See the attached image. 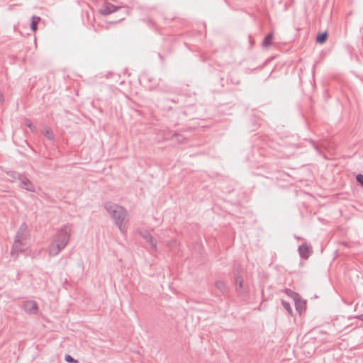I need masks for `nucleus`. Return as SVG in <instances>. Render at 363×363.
I'll use <instances>...</instances> for the list:
<instances>
[{"mask_svg":"<svg viewBox=\"0 0 363 363\" xmlns=\"http://www.w3.org/2000/svg\"><path fill=\"white\" fill-rule=\"evenodd\" d=\"M104 208L111 218L114 220L115 224L117 225L120 231L122 233H124L125 232V228L123 225V223L127 216L126 210L123 207L111 202L106 203L104 204Z\"/></svg>","mask_w":363,"mask_h":363,"instance_id":"f257e3e1","label":"nucleus"},{"mask_svg":"<svg viewBox=\"0 0 363 363\" xmlns=\"http://www.w3.org/2000/svg\"><path fill=\"white\" fill-rule=\"evenodd\" d=\"M28 238L27 225L23 223L18 228L16 235L15 240L13 245V252H23L26 250V244L25 241Z\"/></svg>","mask_w":363,"mask_h":363,"instance_id":"f03ea898","label":"nucleus"},{"mask_svg":"<svg viewBox=\"0 0 363 363\" xmlns=\"http://www.w3.org/2000/svg\"><path fill=\"white\" fill-rule=\"evenodd\" d=\"M71 233V228L69 225H65L62 227L56 233L52 240L57 242L62 243L67 245Z\"/></svg>","mask_w":363,"mask_h":363,"instance_id":"7ed1b4c3","label":"nucleus"},{"mask_svg":"<svg viewBox=\"0 0 363 363\" xmlns=\"http://www.w3.org/2000/svg\"><path fill=\"white\" fill-rule=\"evenodd\" d=\"M17 175V179L20 182V186L30 192H35V186L33 184L30 180L25 175L19 173H15Z\"/></svg>","mask_w":363,"mask_h":363,"instance_id":"20e7f679","label":"nucleus"},{"mask_svg":"<svg viewBox=\"0 0 363 363\" xmlns=\"http://www.w3.org/2000/svg\"><path fill=\"white\" fill-rule=\"evenodd\" d=\"M234 279L235 284V291L239 295H244L245 291L243 287L244 280L242 278L240 272L238 269H236V272H234Z\"/></svg>","mask_w":363,"mask_h":363,"instance_id":"39448f33","label":"nucleus"},{"mask_svg":"<svg viewBox=\"0 0 363 363\" xmlns=\"http://www.w3.org/2000/svg\"><path fill=\"white\" fill-rule=\"evenodd\" d=\"M67 245L59 243L52 240L51 244L49 246V255L51 257H55L60 254V252L66 247Z\"/></svg>","mask_w":363,"mask_h":363,"instance_id":"423d86ee","label":"nucleus"},{"mask_svg":"<svg viewBox=\"0 0 363 363\" xmlns=\"http://www.w3.org/2000/svg\"><path fill=\"white\" fill-rule=\"evenodd\" d=\"M300 257L302 259H308L313 253V248L311 246L307 244H302L298 246V249Z\"/></svg>","mask_w":363,"mask_h":363,"instance_id":"0eeeda50","label":"nucleus"},{"mask_svg":"<svg viewBox=\"0 0 363 363\" xmlns=\"http://www.w3.org/2000/svg\"><path fill=\"white\" fill-rule=\"evenodd\" d=\"M23 308L28 313L36 314L38 311V304L35 301L28 300L23 302Z\"/></svg>","mask_w":363,"mask_h":363,"instance_id":"6e6552de","label":"nucleus"},{"mask_svg":"<svg viewBox=\"0 0 363 363\" xmlns=\"http://www.w3.org/2000/svg\"><path fill=\"white\" fill-rule=\"evenodd\" d=\"M140 235L150 245L155 251H157V241L148 231L145 230L140 233Z\"/></svg>","mask_w":363,"mask_h":363,"instance_id":"1a4fd4ad","label":"nucleus"},{"mask_svg":"<svg viewBox=\"0 0 363 363\" xmlns=\"http://www.w3.org/2000/svg\"><path fill=\"white\" fill-rule=\"evenodd\" d=\"M216 288L220 294L225 296L229 293V288L227 284L222 280H216L214 283Z\"/></svg>","mask_w":363,"mask_h":363,"instance_id":"9d476101","label":"nucleus"},{"mask_svg":"<svg viewBox=\"0 0 363 363\" xmlns=\"http://www.w3.org/2000/svg\"><path fill=\"white\" fill-rule=\"evenodd\" d=\"M118 7L111 4V3H106L105 4V6L104 8L103 9V10H101V13L103 15H108V14H111V13H113L116 11H118Z\"/></svg>","mask_w":363,"mask_h":363,"instance_id":"9b49d317","label":"nucleus"},{"mask_svg":"<svg viewBox=\"0 0 363 363\" xmlns=\"http://www.w3.org/2000/svg\"><path fill=\"white\" fill-rule=\"evenodd\" d=\"M273 38H274V34H273V32H271L269 33H268L264 38L263 40V42H262V46L264 48H267L269 47V45H271L272 43V40H273Z\"/></svg>","mask_w":363,"mask_h":363,"instance_id":"f8f14e48","label":"nucleus"},{"mask_svg":"<svg viewBox=\"0 0 363 363\" xmlns=\"http://www.w3.org/2000/svg\"><path fill=\"white\" fill-rule=\"evenodd\" d=\"M40 17L33 16L31 17V21H30V30L33 32L36 31L38 29V23L40 21Z\"/></svg>","mask_w":363,"mask_h":363,"instance_id":"ddd939ff","label":"nucleus"},{"mask_svg":"<svg viewBox=\"0 0 363 363\" xmlns=\"http://www.w3.org/2000/svg\"><path fill=\"white\" fill-rule=\"evenodd\" d=\"M294 301H295L296 309L300 313H301L302 311L306 310V302L305 301H301L300 300V298H296V300H294Z\"/></svg>","mask_w":363,"mask_h":363,"instance_id":"4468645a","label":"nucleus"},{"mask_svg":"<svg viewBox=\"0 0 363 363\" xmlns=\"http://www.w3.org/2000/svg\"><path fill=\"white\" fill-rule=\"evenodd\" d=\"M328 37L327 32H323L318 34L316 37V42L320 44L325 43Z\"/></svg>","mask_w":363,"mask_h":363,"instance_id":"2eb2a0df","label":"nucleus"},{"mask_svg":"<svg viewBox=\"0 0 363 363\" xmlns=\"http://www.w3.org/2000/svg\"><path fill=\"white\" fill-rule=\"evenodd\" d=\"M44 136L49 140H54L55 139V135L52 130L49 128H46L43 131Z\"/></svg>","mask_w":363,"mask_h":363,"instance_id":"dca6fc26","label":"nucleus"},{"mask_svg":"<svg viewBox=\"0 0 363 363\" xmlns=\"http://www.w3.org/2000/svg\"><path fill=\"white\" fill-rule=\"evenodd\" d=\"M281 305L283 306L284 309L289 313V314L292 315L293 311L289 302L283 300L281 301Z\"/></svg>","mask_w":363,"mask_h":363,"instance_id":"f3484780","label":"nucleus"},{"mask_svg":"<svg viewBox=\"0 0 363 363\" xmlns=\"http://www.w3.org/2000/svg\"><path fill=\"white\" fill-rule=\"evenodd\" d=\"M286 294L289 295V296H291L294 300H296V298H300V296L299 295L296 293V292H294L293 291H291V289H287L286 290Z\"/></svg>","mask_w":363,"mask_h":363,"instance_id":"a211bd4d","label":"nucleus"},{"mask_svg":"<svg viewBox=\"0 0 363 363\" xmlns=\"http://www.w3.org/2000/svg\"><path fill=\"white\" fill-rule=\"evenodd\" d=\"M65 360L67 362H69V363H76L77 362V360L75 359L74 357H72L71 355L69 354H66L65 357Z\"/></svg>","mask_w":363,"mask_h":363,"instance_id":"6ab92c4d","label":"nucleus"},{"mask_svg":"<svg viewBox=\"0 0 363 363\" xmlns=\"http://www.w3.org/2000/svg\"><path fill=\"white\" fill-rule=\"evenodd\" d=\"M172 138H175L179 142H182V141H183L184 140V138L182 135H180L179 133L173 134Z\"/></svg>","mask_w":363,"mask_h":363,"instance_id":"aec40b11","label":"nucleus"},{"mask_svg":"<svg viewBox=\"0 0 363 363\" xmlns=\"http://www.w3.org/2000/svg\"><path fill=\"white\" fill-rule=\"evenodd\" d=\"M356 180L362 186H363V174H358L356 176Z\"/></svg>","mask_w":363,"mask_h":363,"instance_id":"412c9836","label":"nucleus"},{"mask_svg":"<svg viewBox=\"0 0 363 363\" xmlns=\"http://www.w3.org/2000/svg\"><path fill=\"white\" fill-rule=\"evenodd\" d=\"M26 125L31 130V131H33L35 126L32 124L30 120H26Z\"/></svg>","mask_w":363,"mask_h":363,"instance_id":"4be33fe9","label":"nucleus"},{"mask_svg":"<svg viewBox=\"0 0 363 363\" xmlns=\"http://www.w3.org/2000/svg\"><path fill=\"white\" fill-rule=\"evenodd\" d=\"M4 100V96L2 93H0V104H1Z\"/></svg>","mask_w":363,"mask_h":363,"instance_id":"5701e85b","label":"nucleus"},{"mask_svg":"<svg viewBox=\"0 0 363 363\" xmlns=\"http://www.w3.org/2000/svg\"><path fill=\"white\" fill-rule=\"evenodd\" d=\"M355 318H358V319H359V320H362V321H363V314H361V315H357V316H356Z\"/></svg>","mask_w":363,"mask_h":363,"instance_id":"b1692460","label":"nucleus"}]
</instances>
